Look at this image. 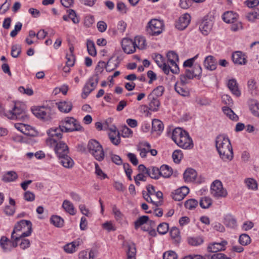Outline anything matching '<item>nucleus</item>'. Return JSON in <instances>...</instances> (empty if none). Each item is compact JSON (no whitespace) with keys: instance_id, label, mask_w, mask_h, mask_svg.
I'll return each mask as SVG.
<instances>
[{"instance_id":"obj_12","label":"nucleus","mask_w":259,"mask_h":259,"mask_svg":"<svg viewBox=\"0 0 259 259\" xmlns=\"http://www.w3.org/2000/svg\"><path fill=\"white\" fill-rule=\"evenodd\" d=\"M98 81L99 77L97 74H95L89 78L83 88L81 95L82 98H85L96 88Z\"/></svg>"},{"instance_id":"obj_32","label":"nucleus","mask_w":259,"mask_h":259,"mask_svg":"<svg viewBox=\"0 0 259 259\" xmlns=\"http://www.w3.org/2000/svg\"><path fill=\"white\" fill-rule=\"evenodd\" d=\"M183 175L185 182H193L196 179L197 172L193 168H188L185 170Z\"/></svg>"},{"instance_id":"obj_17","label":"nucleus","mask_w":259,"mask_h":259,"mask_svg":"<svg viewBox=\"0 0 259 259\" xmlns=\"http://www.w3.org/2000/svg\"><path fill=\"white\" fill-rule=\"evenodd\" d=\"M15 127L24 134L28 136H34L35 131L30 125L23 123H16Z\"/></svg>"},{"instance_id":"obj_10","label":"nucleus","mask_w":259,"mask_h":259,"mask_svg":"<svg viewBox=\"0 0 259 259\" xmlns=\"http://www.w3.org/2000/svg\"><path fill=\"white\" fill-rule=\"evenodd\" d=\"M20 238V237L14 236V238L11 237V240H10L7 237L2 236L0 239V245L4 251H10L13 248L17 246Z\"/></svg>"},{"instance_id":"obj_44","label":"nucleus","mask_w":259,"mask_h":259,"mask_svg":"<svg viewBox=\"0 0 259 259\" xmlns=\"http://www.w3.org/2000/svg\"><path fill=\"white\" fill-rule=\"evenodd\" d=\"M135 48L139 49H143L145 46L146 40L142 36H137L135 37L134 41H133Z\"/></svg>"},{"instance_id":"obj_57","label":"nucleus","mask_w":259,"mask_h":259,"mask_svg":"<svg viewBox=\"0 0 259 259\" xmlns=\"http://www.w3.org/2000/svg\"><path fill=\"white\" fill-rule=\"evenodd\" d=\"M157 232L160 234H165L168 230V225L166 223H162L157 226Z\"/></svg>"},{"instance_id":"obj_21","label":"nucleus","mask_w":259,"mask_h":259,"mask_svg":"<svg viewBox=\"0 0 259 259\" xmlns=\"http://www.w3.org/2000/svg\"><path fill=\"white\" fill-rule=\"evenodd\" d=\"M232 59L233 62L236 64L244 65L247 62L245 55L241 51H236L233 53Z\"/></svg>"},{"instance_id":"obj_8","label":"nucleus","mask_w":259,"mask_h":259,"mask_svg":"<svg viewBox=\"0 0 259 259\" xmlns=\"http://www.w3.org/2000/svg\"><path fill=\"white\" fill-rule=\"evenodd\" d=\"M167 58V66L169 67V71L173 74H178L180 69L178 65L179 61L178 54L174 51H171L167 52L166 54Z\"/></svg>"},{"instance_id":"obj_51","label":"nucleus","mask_w":259,"mask_h":259,"mask_svg":"<svg viewBox=\"0 0 259 259\" xmlns=\"http://www.w3.org/2000/svg\"><path fill=\"white\" fill-rule=\"evenodd\" d=\"M21 52V47L19 45H13L11 48V56L14 58H17Z\"/></svg>"},{"instance_id":"obj_29","label":"nucleus","mask_w":259,"mask_h":259,"mask_svg":"<svg viewBox=\"0 0 259 259\" xmlns=\"http://www.w3.org/2000/svg\"><path fill=\"white\" fill-rule=\"evenodd\" d=\"M110 132L109 133V137L111 142L115 145H118L120 142L119 133L114 127L110 128Z\"/></svg>"},{"instance_id":"obj_34","label":"nucleus","mask_w":259,"mask_h":259,"mask_svg":"<svg viewBox=\"0 0 259 259\" xmlns=\"http://www.w3.org/2000/svg\"><path fill=\"white\" fill-rule=\"evenodd\" d=\"M228 87L233 94L237 97L240 96L241 93L238 89V84L234 79H230L227 84Z\"/></svg>"},{"instance_id":"obj_24","label":"nucleus","mask_w":259,"mask_h":259,"mask_svg":"<svg viewBox=\"0 0 259 259\" xmlns=\"http://www.w3.org/2000/svg\"><path fill=\"white\" fill-rule=\"evenodd\" d=\"M195 77L192 69H187L185 74L180 75V81L183 85L189 83V80Z\"/></svg>"},{"instance_id":"obj_59","label":"nucleus","mask_w":259,"mask_h":259,"mask_svg":"<svg viewBox=\"0 0 259 259\" xmlns=\"http://www.w3.org/2000/svg\"><path fill=\"white\" fill-rule=\"evenodd\" d=\"M180 232L179 229L176 227H173L170 231V235L171 238L175 239L176 241L179 242L180 241Z\"/></svg>"},{"instance_id":"obj_48","label":"nucleus","mask_w":259,"mask_h":259,"mask_svg":"<svg viewBox=\"0 0 259 259\" xmlns=\"http://www.w3.org/2000/svg\"><path fill=\"white\" fill-rule=\"evenodd\" d=\"M87 46L89 54L92 56H95L97 54V52L94 42L91 40H88Z\"/></svg>"},{"instance_id":"obj_45","label":"nucleus","mask_w":259,"mask_h":259,"mask_svg":"<svg viewBox=\"0 0 259 259\" xmlns=\"http://www.w3.org/2000/svg\"><path fill=\"white\" fill-rule=\"evenodd\" d=\"M249 108L253 115L259 117V103L256 101H251L249 105Z\"/></svg>"},{"instance_id":"obj_25","label":"nucleus","mask_w":259,"mask_h":259,"mask_svg":"<svg viewBox=\"0 0 259 259\" xmlns=\"http://www.w3.org/2000/svg\"><path fill=\"white\" fill-rule=\"evenodd\" d=\"M149 101L148 108L152 111H157L160 105L159 100L157 97H154L152 95H148Z\"/></svg>"},{"instance_id":"obj_61","label":"nucleus","mask_w":259,"mask_h":259,"mask_svg":"<svg viewBox=\"0 0 259 259\" xmlns=\"http://www.w3.org/2000/svg\"><path fill=\"white\" fill-rule=\"evenodd\" d=\"M68 13H69V18L70 19H71V20L72 21V22L74 23L77 24V23H79V19L76 16V13L74 10H73L72 9H69L68 11Z\"/></svg>"},{"instance_id":"obj_58","label":"nucleus","mask_w":259,"mask_h":259,"mask_svg":"<svg viewBox=\"0 0 259 259\" xmlns=\"http://www.w3.org/2000/svg\"><path fill=\"white\" fill-rule=\"evenodd\" d=\"M250 239L248 235L245 234H241L239 238V243L242 245H246L250 243Z\"/></svg>"},{"instance_id":"obj_28","label":"nucleus","mask_w":259,"mask_h":259,"mask_svg":"<svg viewBox=\"0 0 259 259\" xmlns=\"http://www.w3.org/2000/svg\"><path fill=\"white\" fill-rule=\"evenodd\" d=\"M238 15L233 11H227L223 15V20L227 23H234L237 20Z\"/></svg>"},{"instance_id":"obj_27","label":"nucleus","mask_w":259,"mask_h":259,"mask_svg":"<svg viewBox=\"0 0 259 259\" xmlns=\"http://www.w3.org/2000/svg\"><path fill=\"white\" fill-rule=\"evenodd\" d=\"M58 109L62 112L69 113L72 108V104L70 101H61L56 103Z\"/></svg>"},{"instance_id":"obj_47","label":"nucleus","mask_w":259,"mask_h":259,"mask_svg":"<svg viewBox=\"0 0 259 259\" xmlns=\"http://www.w3.org/2000/svg\"><path fill=\"white\" fill-rule=\"evenodd\" d=\"M225 225L230 228H234L236 226V220L231 215H227L224 220Z\"/></svg>"},{"instance_id":"obj_1","label":"nucleus","mask_w":259,"mask_h":259,"mask_svg":"<svg viewBox=\"0 0 259 259\" xmlns=\"http://www.w3.org/2000/svg\"><path fill=\"white\" fill-rule=\"evenodd\" d=\"M215 146L224 161H230L233 159V148L228 138L224 135L218 136L215 140Z\"/></svg>"},{"instance_id":"obj_6","label":"nucleus","mask_w":259,"mask_h":259,"mask_svg":"<svg viewBox=\"0 0 259 259\" xmlns=\"http://www.w3.org/2000/svg\"><path fill=\"white\" fill-rule=\"evenodd\" d=\"M89 152L98 161H102L104 157L102 146L96 140H91L88 144Z\"/></svg>"},{"instance_id":"obj_11","label":"nucleus","mask_w":259,"mask_h":259,"mask_svg":"<svg viewBox=\"0 0 259 259\" xmlns=\"http://www.w3.org/2000/svg\"><path fill=\"white\" fill-rule=\"evenodd\" d=\"M211 193L215 198L225 197L228 193L223 187L222 182L219 180L214 181L211 185Z\"/></svg>"},{"instance_id":"obj_41","label":"nucleus","mask_w":259,"mask_h":259,"mask_svg":"<svg viewBox=\"0 0 259 259\" xmlns=\"http://www.w3.org/2000/svg\"><path fill=\"white\" fill-rule=\"evenodd\" d=\"M184 85H179L178 83H176L175 86V91L180 95L184 97H188L190 95L189 91L188 89L185 88Z\"/></svg>"},{"instance_id":"obj_60","label":"nucleus","mask_w":259,"mask_h":259,"mask_svg":"<svg viewBox=\"0 0 259 259\" xmlns=\"http://www.w3.org/2000/svg\"><path fill=\"white\" fill-rule=\"evenodd\" d=\"M22 24L21 22H18L15 26L14 29L10 33V36L12 37H15L19 31L21 30Z\"/></svg>"},{"instance_id":"obj_3","label":"nucleus","mask_w":259,"mask_h":259,"mask_svg":"<svg viewBox=\"0 0 259 259\" xmlns=\"http://www.w3.org/2000/svg\"><path fill=\"white\" fill-rule=\"evenodd\" d=\"M32 232V223L29 221L21 220L18 222L15 226L13 232L12 233V237L14 236L25 237L30 235Z\"/></svg>"},{"instance_id":"obj_50","label":"nucleus","mask_w":259,"mask_h":259,"mask_svg":"<svg viewBox=\"0 0 259 259\" xmlns=\"http://www.w3.org/2000/svg\"><path fill=\"white\" fill-rule=\"evenodd\" d=\"M51 223L57 227H61L64 224V220L58 215H54L51 219Z\"/></svg>"},{"instance_id":"obj_5","label":"nucleus","mask_w":259,"mask_h":259,"mask_svg":"<svg viewBox=\"0 0 259 259\" xmlns=\"http://www.w3.org/2000/svg\"><path fill=\"white\" fill-rule=\"evenodd\" d=\"M59 126L64 130V132L83 131V128L79 123L74 118L67 117L59 122Z\"/></svg>"},{"instance_id":"obj_49","label":"nucleus","mask_w":259,"mask_h":259,"mask_svg":"<svg viewBox=\"0 0 259 259\" xmlns=\"http://www.w3.org/2000/svg\"><path fill=\"white\" fill-rule=\"evenodd\" d=\"M198 201L195 199H190L185 202V206L187 209L193 210L198 206Z\"/></svg>"},{"instance_id":"obj_63","label":"nucleus","mask_w":259,"mask_h":259,"mask_svg":"<svg viewBox=\"0 0 259 259\" xmlns=\"http://www.w3.org/2000/svg\"><path fill=\"white\" fill-rule=\"evenodd\" d=\"M230 29L232 31H237L239 30L242 29L243 28L242 23L241 22L237 21L234 23H231Z\"/></svg>"},{"instance_id":"obj_54","label":"nucleus","mask_w":259,"mask_h":259,"mask_svg":"<svg viewBox=\"0 0 259 259\" xmlns=\"http://www.w3.org/2000/svg\"><path fill=\"white\" fill-rule=\"evenodd\" d=\"M211 199L207 197H204L200 200V205L203 208H207L211 205Z\"/></svg>"},{"instance_id":"obj_30","label":"nucleus","mask_w":259,"mask_h":259,"mask_svg":"<svg viewBox=\"0 0 259 259\" xmlns=\"http://www.w3.org/2000/svg\"><path fill=\"white\" fill-rule=\"evenodd\" d=\"M150 148V144L147 142H144L139 144L137 149L140 152V156L142 158H145L147 156V153L149 152Z\"/></svg>"},{"instance_id":"obj_18","label":"nucleus","mask_w":259,"mask_h":259,"mask_svg":"<svg viewBox=\"0 0 259 259\" xmlns=\"http://www.w3.org/2000/svg\"><path fill=\"white\" fill-rule=\"evenodd\" d=\"M189 192V189L187 187H181L172 193V198L176 201H181L185 197Z\"/></svg>"},{"instance_id":"obj_38","label":"nucleus","mask_w":259,"mask_h":259,"mask_svg":"<svg viewBox=\"0 0 259 259\" xmlns=\"http://www.w3.org/2000/svg\"><path fill=\"white\" fill-rule=\"evenodd\" d=\"M62 207L68 213L71 215L75 214L74 207L73 204L68 200H64L62 204Z\"/></svg>"},{"instance_id":"obj_52","label":"nucleus","mask_w":259,"mask_h":259,"mask_svg":"<svg viewBox=\"0 0 259 259\" xmlns=\"http://www.w3.org/2000/svg\"><path fill=\"white\" fill-rule=\"evenodd\" d=\"M247 19L249 21H253L256 19H259V9H254L248 13L246 15Z\"/></svg>"},{"instance_id":"obj_62","label":"nucleus","mask_w":259,"mask_h":259,"mask_svg":"<svg viewBox=\"0 0 259 259\" xmlns=\"http://www.w3.org/2000/svg\"><path fill=\"white\" fill-rule=\"evenodd\" d=\"M177 255L173 251H168L163 254V259H177Z\"/></svg>"},{"instance_id":"obj_23","label":"nucleus","mask_w":259,"mask_h":259,"mask_svg":"<svg viewBox=\"0 0 259 259\" xmlns=\"http://www.w3.org/2000/svg\"><path fill=\"white\" fill-rule=\"evenodd\" d=\"M82 241L80 239L73 241L71 243H68L64 246V250L67 253H73L76 251V248L79 246Z\"/></svg>"},{"instance_id":"obj_46","label":"nucleus","mask_w":259,"mask_h":259,"mask_svg":"<svg viewBox=\"0 0 259 259\" xmlns=\"http://www.w3.org/2000/svg\"><path fill=\"white\" fill-rule=\"evenodd\" d=\"M149 177L153 179H158L160 177L159 169L156 167H149Z\"/></svg>"},{"instance_id":"obj_31","label":"nucleus","mask_w":259,"mask_h":259,"mask_svg":"<svg viewBox=\"0 0 259 259\" xmlns=\"http://www.w3.org/2000/svg\"><path fill=\"white\" fill-rule=\"evenodd\" d=\"M127 250L126 253V259H136V248L135 244L133 243H127L126 244Z\"/></svg>"},{"instance_id":"obj_39","label":"nucleus","mask_w":259,"mask_h":259,"mask_svg":"<svg viewBox=\"0 0 259 259\" xmlns=\"http://www.w3.org/2000/svg\"><path fill=\"white\" fill-rule=\"evenodd\" d=\"M164 128L163 123L158 119H153L152 122V130L153 132L159 133L162 132Z\"/></svg>"},{"instance_id":"obj_33","label":"nucleus","mask_w":259,"mask_h":259,"mask_svg":"<svg viewBox=\"0 0 259 259\" xmlns=\"http://www.w3.org/2000/svg\"><path fill=\"white\" fill-rule=\"evenodd\" d=\"M149 220V218L148 216L143 215L140 217L135 223V226L136 229H137L139 227L144 225L142 229L144 231H149L150 230L149 227L148 226L147 228H146V226H147V224Z\"/></svg>"},{"instance_id":"obj_20","label":"nucleus","mask_w":259,"mask_h":259,"mask_svg":"<svg viewBox=\"0 0 259 259\" xmlns=\"http://www.w3.org/2000/svg\"><path fill=\"white\" fill-rule=\"evenodd\" d=\"M55 151L58 157H62L66 154H68L69 149L67 145L63 141H59L56 145Z\"/></svg>"},{"instance_id":"obj_15","label":"nucleus","mask_w":259,"mask_h":259,"mask_svg":"<svg viewBox=\"0 0 259 259\" xmlns=\"http://www.w3.org/2000/svg\"><path fill=\"white\" fill-rule=\"evenodd\" d=\"M121 45L124 53L127 54L134 53L136 51V48L133 40L131 39L127 38L122 39L121 42Z\"/></svg>"},{"instance_id":"obj_4","label":"nucleus","mask_w":259,"mask_h":259,"mask_svg":"<svg viewBox=\"0 0 259 259\" xmlns=\"http://www.w3.org/2000/svg\"><path fill=\"white\" fill-rule=\"evenodd\" d=\"M6 115L11 119H17L23 121L28 119V116L25 111V106L19 103H15L12 110L7 111Z\"/></svg>"},{"instance_id":"obj_22","label":"nucleus","mask_w":259,"mask_h":259,"mask_svg":"<svg viewBox=\"0 0 259 259\" xmlns=\"http://www.w3.org/2000/svg\"><path fill=\"white\" fill-rule=\"evenodd\" d=\"M217 62L212 56H207L204 61V67L210 71L214 70L217 68Z\"/></svg>"},{"instance_id":"obj_35","label":"nucleus","mask_w":259,"mask_h":259,"mask_svg":"<svg viewBox=\"0 0 259 259\" xmlns=\"http://www.w3.org/2000/svg\"><path fill=\"white\" fill-rule=\"evenodd\" d=\"M58 157L60 162L66 168H70L74 164L73 160L68 155V154L63 155L62 157Z\"/></svg>"},{"instance_id":"obj_40","label":"nucleus","mask_w":259,"mask_h":259,"mask_svg":"<svg viewBox=\"0 0 259 259\" xmlns=\"http://www.w3.org/2000/svg\"><path fill=\"white\" fill-rule=\"evenodd\" d=\"M160 176L163 178H169L172 173L171 168L167 165H163L159 168Z\"/></svg>"},{"instance_id":"obj_7","label":"nucleus","mask_w":259,"mask_h":259,"mask_svg":"<svg viewBox=\"0 0 259 259\" xmlns=\"http://www.w3.org/2000/svg\"><path fill=\"white\" fill-rule=\"evenodd\" d=\"M163 27L162 21L158 19H152L149 22L146 31L150 35H157L162 33Z\"/></svg>"},{"instance_id":"obj_13","label":"nucleus","mask_w":259,"mask_h":259,"mask_svg":"<svg viewBox=\"0 0 259 259\" xmlns=\"http://www.w3.org/2000/svg\"><path fill=\"white\" fill-rule=\"evenodd\" d=\"M212 25V20L209 16H206L202 19L199 26V29L203 34L207 35L210 32Z\"/></svg>"},{"instance_id":"obj_2","label":"nucleus","mask_w":259,"mask_h":259,"mask_svg":"<svg viewBox=\"0 0 259 259\" xmlns=\"http://www.w3.org/2000/svg\"><path fill=\"white\" fill-rule=\"evenodd\" d=\"M171 138L178 146L184 149H191L193 147L192 140L188 133L180 127L173 130Z\"/></svg>"},{"instance_id":"obj_19","label":"nucleus","mask_w":259,"mask_h":259,"mask_svg":"<svg viewBox=\"0 0 259 259\" xmlns=\"http://www.w3.org/2000/svg\"><path fill=\"white\" fill-rule=\"evenodd\" d=\"M227 244V242L223 240L221 242H214L209 244L207 247V250L209 252H217L220 251L224 250L225 246Z\"/></svg>"},{"instance_id":"obj_43","label":"nucleus","mask_w":259,"mask_h":259,"mask_svg":"<svg viewBox=\"0 0 259 259\" xmlns=\"http://www.w3.org/2000/svg\"><path fill=\"white\" fill-rule=\"evenodd\" d=\"M222 110L224 113L230 119L234 121L238 120V116L233 112V111L228 107H223Z\"/></svg>"},{"instance_id":"obj_42","label":"nucleus","mask_w":259,"mask_h":259,"mask_svg":"<svg viewBox=\"0 0 259 259\" xmlns=\"http://www.w3.org/2000/svg\"><path fill=\"white\" fill-rule=\"evenodd\" d=\"M246 187L250 190L255 191L257 190V183L253 178H246L244 180Z\"/></svg>"},{"instance_id":"obj_64","label":"nucleus","mask_w":259,"mask_h":259,"mask_svg":"<svg viewBox=\"0 0 259 259\" xmlns=\"http://www.w3.org/2000/svg\"><path fill=\"white\" fill-rule=\"evenodd\" d=\"M208 258L210 259H231L230 257H227L225 254L223 253H215L213 255H207L206 256Z\"/></svg>"},{"instance_id":"obj_37","label":"nucleus","mask_w":259,"mask_h":259,"mask_svg":"<svg viewBox=\"0 0 259 259\" xmlns=\"http://www.w3.org/2000/svg\"><path fill=\"white\" fill-rule=\"evenodd\" d=\"M18 178L17 173L14 171H9L4 175L2 180L6 183L15 181Z\"/></svg>"},{"instance_id":"obj_9","label":"nucleus","mask_w":259,"mask_h":259,"mask_svg":"<svg viewBox=\"0 0 259 259\" xmlns=\"http://www.w3.org/2000/svg\"><path fill=\"white\" fill-rule=\"evenodd\" d=\"M32 112L37 118L45 121L49 120L52 118V109L49 106L36 107L32 109Z\"/></svg>"},{"instance_id":"obj_56","label":"nucleus","mask_w":259,"mask_h":259,"mask_svg":"<svg viewBox=\"0 0 259 259\" xmlns=\"http://www.w3.org/2000/svg\"><path fill=\"white\" fill-rule=\"evenodd\" d=\"M203 242L202 237H191L188 238V243L193 246L200 245Z\"/></svg>"},{"instance_id":"obj_55","label":"nucleus","mask_w":259,"mask_h":259,"mask_svg":"<svg viewBox=\"0 0 259 259\" xmlns=\"http://www.w3.org/2000/svg\"><path fill=\"white\" fill-rule=\"evenodd\" d=\"M172 159L176 163H179L183 158V153L181 150H176L172 153Z\"/></svg>"},{"instance_id":"obj_16","label":"nucleus","mask_w":259,"mask_h":259,"mask_svg":"<svg viewBox=\"0 0 259 259\" xmlns=\"http://www.w3.org/2000/svg\"><path fill=\"white\" fill-rule=\"evenodd\" d=\"M156 63L160 67L165 74L169 73V67L167 66L163 57L159 54H156L153 57Z\"/></svg>"},{"instance_id":"obj_36","label":"nucleus","mask_w":259,"mask_h":259,"mask_svg":"<svg viewBox=\"0 0 259 259\" xmlns=\"http://www.w3.org/2000/svg\"><path fill=\"white\" fill-rule=\"evenodd\" d=\"M64 132V130L62 128H60L59 126V127L57 128H52L50 129L47 133L49 136L56 137V139L59 140L62 137V133Z\"/></svg>"},{"instance_id":"obj_53","label":"nucleus","mask_w":259,"mask_h":259,"mask_svg":"<svg viewBox=\"0 0 259 259\" xmlns=\"http://www.w3.org/2000/svg\"><path fill=\"white\" fill-rule=\"evenodd\" d=\"M164 91V88L162 86H158L155 88L153 91L149 95H152L154 97H157L158 98L159 97L161 96Z\"/></svg>"},{"instance_id":"obj_26","label":"nucleus","mask_w":259,"mask_h":259,"mask_svg":"<svg viewBox=\"0 0 259 259\" xmlns=\"http://www.w3.org/2000/svg\"><path fill=\"white\" fill-rule=\"evenodd\" d=\"M121 59L119 57H117L115 59L111 57L105 65V68L107 71L110 72L116 69L119 65Z\"/></svg>"},{"instance_id":"obj_14","label":"nucleus","mask_w":259,"mask_h":259,"mask_svg":"<svg viewBox=\"0 0 259 259\" xmlns=\"http://www.w3.org/2000/svg\"><path fill=\"white\" fill-rule=\"evenodd\" d=\"M191 21V16L186 13L181 16L176 23V27L180 30L185 29L189 25Z\"/></svg>"}]
</instances>
